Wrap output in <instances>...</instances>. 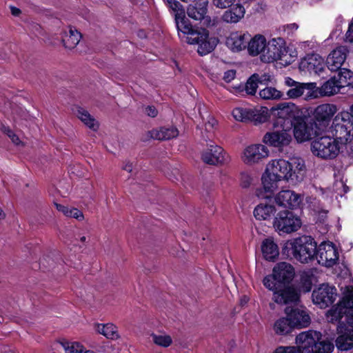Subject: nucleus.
<instances>
[{
  "label": "nucleus",
  "mask_w": 353,
  "mask_h": 353,
  "mask_svg": "<svg viewBox=\"0 0 353 353\" xmlns=\"http://www.w3.org/2000/svg\"><path fill=\"white\" fill-rule=\"evenodd\" d=\"M272 112L290 123L289 128H293L294 137L298 143H303L321 134L314 127L306 108H300L292 102H282L274 107Z\"/></svg>",
  "instance_id": "obj_1"
},
{
  "label": "nucleus",
  "mask_w": 353,
  "mask_h": 353,
  "mask_svg": "<svg viewBox=\"0 0 353 353\" xmlns=\"http://www.w3.org/2000/svg\"><path fill=\"white\" fill-rule=\"evenodd\" d=\"M283 259H294L301 263L318 259L317 243L310 235H302L284 242L281 247Z\"/></svg>",
  "instance_id": "obj_2"
},
{
  "label": "nucleus",
  "mask_w": 353,
  "mask_h": 353,
  "mask_svg": "<svg viewBox=\"0 0 353 353\" xmlns=\"http://www.w3.org/2000/svg\"><path fill=\"white\" fill-rule=\"evenodd\" d=\"M268 165L271 168L273 174H276L281 180L296 183L303 180L306 168L305 161L299 157L291 158L289 161L282 159L273 160Z\"/></svg>",
  "instance_id": "obj_3"
},
{
  "label": "nucleus",
  "mask_w": 353,
  "mask_h": 353,
  "mask_svg": "<svg viewBox=\"0 0 353 353\" xmlns=\"http://www.w3.org/2000/svg\"><path fill=\"white\" fill-rule=\"evenodd\" d=\"M327 316L330 323L337 322L340 325L344 322L346 326L353 329V287L347 285L343 292V297L339 303L332 306L327 312Z\"/></svg>",
  "instance_id": "obj_4"
},
{
  "label": "nucleus",
  "mask_w": 353,
  "mask_h": 353,
  "mask_svg": "<svg viewBox=\"0 0 353 353\" xmlns=\"http://www.w3.org/2000/svg\"><path fill=\"white\" fill-rule=\"evenodd\" d=\"M190 30L183 33L186 34V42L189 44H198L197 52L204 56L212 52L216 47L219 39L216 37H210L209 30L202 27L192 25Z\"/></svg>",
  "instance_id": "obj_5"
},
{
  "label": "nucleus",
  "mask_w": 353,
  "mask_h": 353,
  "mask_svg": "<svg viewBox=\"0 0 353 353\" xmlns=\"http://www.w3.org/2000/svg\"><path fill=\"white\" fill-rule=\"evenodd\" d=\"M320 332L309 330L296 336V343L301 344L303 353H332L334 345L329 341H321Z\"/></svg>",
  "instance_id": "obj_6"
},
{
  "label": "nucleus",
  "mask_w": 353,
  "mask_h": 353,
  "mask_svg": "<svg viewBox=\"0 0 353 353\" xmlns=\"http://www.w3.org/2000/svg\"><path fill=\"white\" fill-rule=\"evenodd\" d=\"M294 276V267L288 263L281 262L274 267L272 274L264 277L263 283L268 289L276 290L291 284Z\"/></svg>",
  "instance_id": "obj_7"
},
{
  "label": "nucleus",
  "mask_w": 353,
  "mask_h": 353,
  "mask_svg": "<svg viewBox=\"0 0 353 353\" xmlns=\"http://www.w3.org/2000/svg\"><path fill=\"white\" fill-rule=\"evenodd\" d=\"M334 136L341 144L353 139V103L348 110L338 113L332 121Z\"/></svg>",
  "instance_id": "obj_8"
},
{
  "label": "nucleus",
  "mask_w": 353,
  "mask_h": 353,
  "mask_svg": "<svg viewBox=\"0 0 353 353\" xmlns=\"http://www.w3.org/2000/svg\"><path fill=\"white\" fill-rule=\"evenodd\" d=\"M273 228L280 235L288 234L299 230L302 221L292 210L284 209L277 212L273 219Z\"/></svg>",
  "instance_id": "obj_9"
},
{
  "label": "nucleus",
  "mask_w": 353,
  "mask_h": 353,
  "mask_svg": "<svg viewBox=\"0 0 353 353\" xmlns=\"http://www.w3.org/2000/svg\"><path fill=\"white\" fill-rule=\"evenodd\" d=\"M310 117L315 128L320 134L325 131L329 126L334 115L336 113V105L330 103H324L318 105L315 108H306Z\"/></svg>",
  "instance_id": "obj_10"
},
{
  "label": "nucleus",
  "mask_w": 353,
  "mask_h": 353,
  "mask_svg": "<svg viewBox=\"0 0 353 353\" xmlns=\"http://www.w3.org/2000/svg\"><path fill=\"white\" fill-rule=\"evenodd\" d=\"M311 143V151L314 155L323 159H335L340 151L338 139L323 136L315 137Z\"/></svg>",
  "instance_id": "obj_11"
},
{
  "label": "nucleus",
  "mask_w": 353,
  "mask_h": 353,
  "mask_svg": "<svg viewBox=\"0 0 353 353\" xmlns=\"http://www.w3.org/2000/svg\"><path fill=\"white\" fill-rule=\"evenodd\" d=\"M285 123H287V121L284 119L274 121L273 123L274 128L278 127L280 125L281 129L267 132L263 138V141L270 146L279 148V149L290 145L292 140L290 133L291 128H285Z\"/></svg>",
  "instance_id": "obj_12"
},
{
  "label": "nucleus",
  "mask_w": 353,
  "mask_h": 353,
  "mask_svg": "<svg viewBox=\"0 0 353 353\" xmlns=\"http://www.w3.org/2000/svg\"><path fill=\"white\" fill-rule=\"evenodd\" d=\"M285 314L288 317L290 323L295 329L307 327L311 323V318L307 310L303 307L297 305H288L285 308Z\"/></svg>",
  "instance_id": "obj_13"
},
{
  "label": "nucleus",
  "mask_w": 353,
  "mask_h": 353,
  "mask_svg": "<svg viewBox=\"0 0 353 353\" xmlns=\"http://www.w3.org/2000/svg\"><path fill=\"white\" fill-rule=\"evenodd\" d=\"M313 302L321 308H325L334 302L337 296V290L334 286L323 283L312 292Z\"/></svg>",
  "instance_id": "obj_14"
},
{
  "label": "nucleus",
  "mask_w": 353,
  "mask_h": 353,
  "mask_svg": "<svg viewBox=\"0 0 353 353\" xmlns=\"http://www.w3.org/2000/svg\"><path fill=\"white\" fill-rule=\"evenodd\" d=\"M274 292V301L279 304L296 303L300 301V294L294 284H289L271 290Z\"/></svg>",
  "instance_id": "obj_15"
},
{
  "label": "nucleus",
  "mask_w": 353,
  "mask_h": 353,
  "mask_svg": "<svg viewBox=\"0 0 353 353\" xmlns=\"http://www.w3.org/2000/svg\"><path fill=\"white\" fill-rule=\"evenodd\" d=\"M266 54H263L264 59L267 62H273L282 60L283 56L286 55L288 50L285 47V41L281 38L272 39L265 45Z\"/></svg>",
  "instance_id": "obj_16"
},
{
  "label": "nucleus",
  "mask_w": 353,
  "mask_h": 353,
  "mask_svg": "<svg viewBox=\"0 0 353 353\" xmlns=\"http://www.w3.org/2000/svg\"><path fill=\"white\" fill-rule=\"evenodd\" d=\"M208 0H193L186 8L188 16L196 21H204V23L210 26L211 19L207 16L208 10Z\"/></svg>",
  "instance_id": "obj_17"
},
{
  "label": "nucleus",
  "mask_w": 353,
  "mask_h": 353,
  "mask_svg": "<svg viewBox=\"0 0 353 353\" xmlns=\"http://www.w3.org/2000/svg\"><path fill=\"white\" fill-rule=\"evenodd\" d=\"M339 254L333 243H321L318 247V262L325 263L326 267H332L339 261Z\"/></svg>",
  "instance_id": "obj_18"
},
{
  "label": "nucleus",
  "mask_w": 353,
  "mask_h": 353,
  "mask_svg": "<svg viewBox=\"0 0 353 353\" xmlns=\"http://www.w3.org/2000/svg\"><path fill=\"white\" fill-rule=\"evenodd\" d=\"M168 7L174 12V21L177 30L182 33L185 30H190L192 25L186 17V10L183 5L176 0H166Z\"/></svg>",
  "instance_id": "obj_19"
},
{
  "label": "nucleus",
  "mask_w": 353,
  "mask_h": 353,
  "mask_svg": "<svg viewBox=\"0 0 353 353\" xmlns=\"http://www.w3.org/2000/svg\"><path fill=\"white\" fill-rule=\"evenodd\" d=\"M224 150L217 145H210L201 154V159L209 165H219L227 162L228 157H225Z\"/></svg>",
  "instance_id": "obj_20"
},
{
  "label": "nucleus",
  "mask_w": 353,
  "mask_h": 353,
  "mask_svg": "<svg viewBox=\"0 0 353 353\" xmlns=\"http://www.w3.org/2000/svg\"><path fill=\"white\" fill-rule=\"evenodd\" d=\"M326 65L324 59L316 53L307 54L302 58L299 63L301 70H307L310 72H314L316 74L323 71Z\"/></svg>",
  "instance_id": "obj_21"
},
{
  "label": "nucleus",
  "mask_w": 353,
  "mask_h": 353,
  "mask_svg": "<svg viewBox=\"0 0 353 353\" xmlns=\"http://www.w3.org/2000/svg\"><path fill=\"white\" fill-rule=\"evenodd\" d=\"M337 333L339 334L335 343L339 350L347 351L353 347V329L348 328L344 322L337 325Z\"/></svg>",
  "instance_id": "obj_22"
},
{
  "label": "nucleus",
  "mask_w": 353,
  "mask_h": 353,
  "mask_svg": "<svg viewBox=\"0 0 353 353\" xmlns=\"http://www.w3.org/2000/svg\"><path fill=\"white\" fill-rule=\"evenodd\" d=\"M279 206H283L288 210L296 209L301 203V196L292 190H282L274 198Z\"/></svg>",
  "instance_id": "obj_23"
},
{
  "label": "nucleus",
  "mask_w": 353,
  "mask_h": 353,
  "mask_svg": "<svg viewBox=\"0 0 353 353\" xmlns=\"http://www.w3.org/2000/svg\"><path fill=\"white\" fill-rule=\"evenodd\" d=\"M349 50L346 46H339L327 56L326 65L331 71H337L344 63Z\"/></svg>",
  "instance_id": "obj_24"
},
{
  "label": "nucleus",
  "mask_w": 353,
  "mask_h": 353,
  "mask_svg": "<svg viewBox=\"0 0 353 353\" xmlns=\"http://www.w3.org/2000/svg\"><path fill=\"white\" fill-rule=\"evenodd\" d=\"M269 150L266 146L257 144L248 147L245 152V162L247 163H256L261 159L268 156Z\"/></svg>",
  "instance_id": "obj_25"
},
{
  "label": "nucleus",
  "mask_w": 353,
  "mask_h": 353,
  "mask_svg": "<svg viewBox=\"0 0 353 353\" xmlns=\"http://www.w3.org/2000/svg\"><path fill=\"white\" fill-rule=\"evenodd\" d=\"M271 168L267 165L266 168L261 176V182L265 192L272 194L275 189L278 188L277 183L281 181L276 174H273ZM265 199H271V195L264 196Z\"/></svg>",
  "instance_id": "obj_26"
},
{
  "label": "nucleus",
  "mask_w": 353,
  "mask_h": 353,
  "mask_svg": "<svg viewBox=\"0 0 353 353\" xmlns=\"http://www.w3.org/2000/svg\"><path fill=\"white\" fill-rule=\"evenodd\" d=\"M222 15V20L226 23H236L245 15V9L240 3L232 6Z\"/></svg>",
  "instance_id": "obj_27"
},
{
  "label": "nucleus",
  "mask_w": 353,
  "mask_h": 353,
  "mask_svg": "<svg viewBox=\"0 0 353 353\" xmlns=\"http://www.w3.org/2000/svg\"><path fill=\"white\" fill-rule=\"evenodd\" d=\"M261 251L264 259L274 261L278 259L279 250L278 245L271 239H265L261 243Z\"/></svg>",
  "instance_id": "obj_28"
},
{
  "label": "nucleus",
  "mask_w": 353,
  "mask_h": 353,
  "mask_svg": "<svg viewBox=\"0 0 353 353\" xmlns=\"http://www.w3.org/2000/svg\"><path fill=\"white\" fill-rule=\"evenodd\" d=\"M81 34L75 28L69 27L68 31L62 32L61 41L65 48L73 49L80 41Z\"/></svg>",
  "instance_id": "obj_29"
},
{
  "label": "nucleus",
  "mask_w": 353,
  "mask_h": 353,
  "mask_svg": "<svg viewBox=\"0 0 353 353\" xmlns=\"http://www.w3.org/2000/svg\"><path fill=\"white\" fill-rule=\"evenodd\" d=\"M276 208L273 204L260 203L257 205L253 212L257 220H270L275 216Z\"/></svg>",
  "instance_id": "obj_30"
},
{
  "label": "nucleus",
  "mask_w": 353,
  "mask_h": 353,
  "mask_svg": "<svg viewBox=\"0 0 353 353\" xmlns=\"http://www.w3.org/2000/svg\"><path fill=\"white\" fill-rule=\"evenodd\" d=\"M266 39L264 36H254L248 43V50L250 55L256 56L265 51Z\"/></svg>",
  "instance_id": "obj_31"
},
{
  "label": "nucleus",
  "mask_w": 353,
  "mask_h": 353,
  "mask_svg": "<svg viewBox=\"0 0 353 353\" xmlns=\"http://www.w3.org/2000/svg\"><path fill=\"white\" fill-rule=\"evenodd\" d=\"M151 137L158 140H168L175 138L179 134V131L176 128L171 126L161 127L159 130H152L150 132Z\"/></svg>",
  "instance_id": "obj_32"
},
{
  "label": "nucleus",
  "mask_w": 353,
  "mask_h": 353,
  "mask_svg": "<svg viewBox=\"0 0 353 353\" xmlns=\"http://www.w3.org/2000/svg\"><path fill=\"white\" fill-rule=\"evenodd\" d=\"M272 107L270 110L267 107L262 106L259 110L253 109V112H254V122L255 124L256 123H262L268 120V119H270L272 117V120L275 121H279L281 119L276 115H274L272 112V109L274 107Z\"/></svg>",
  "instance_id": "obj_33"
},
{
  "label": "nucleus",
  "mask_w": 353,
  "mask_h": 353,
  "mask_svg": "<svg viewBox=\"0 0 353 353\" xmlns=\"http://www.w3.org/2000/svg\"><path fill=\"white\" fill-rule=\"evenodd\" d=\"M260 79V75L254 73L248 78L245 85H240L237 89L239 92L245 90L248 94L254 95L259 84L261 83Z\"/></svg>",
  "instance_id": "obj_34"
},
{
  "label": "nucleus",
  "mask_w": 353,
  "mask_h": 353,
  "mask_svg": "<svg viewBox=\"0 0 353 353\" xmlns=\"http://www.w3.org/2000/svg\"><path fill=\"white\" fill-rule=\"evenodd\" d=\"M254 113L253 109L244 108H235L232 112L235 120L243 123L254 122Z\"/></svg>",
  "instance_id": "obj_35"
},
{
  "label": "nucleus",
  "mask_w": 353,
  "mask_h": 353,
  "mask_svg": "<svg viewBox=\"0 0 353 353\" xmlns=\"http://www.w3.org/2000/svg\"><path fill=\"white\" fill-rule=\"evenodd\" d=\"M343 86L336 76L331 77L329 80L325 81L321 88L319 87V90L321 91L322 97L330 96L336 92V90Z\"/></svg>",
  "instance_id": "obj_36"
},
{
  "label": "nucleus",
  "mask_w": 353,
  "mask_h": 353,
  "mask_svg": "<svg viewBox=\"0 0 353 353\" xmlns=\"http://www.w3.org/2000/svg\"><path fill=\"white\" fill-rule=\"evenodd\" d=\"M77 115L78 118L90 129L97 131L99 128V124L95 119L90 114L81 107L77 108Z\"/></svg>",
  "instance_id": "obj_37"
},
{
  "label": "nucleus",
  "mask_w": 353,
  "mask_h": 353,
  "mask_svg": "<svg viewBox=\"0 0 353 353\" xmlns=\"http://www.w3.org/2000/svg\"><path fill=\"white\" fill-rule=\"evenodd\" d=\"M275 332L279 335H287L292 332L295 327L290 323L288 317H281L276 321L274 325Z\"/></svg>",
  "instance_id": "obj_38"
},
{
  "label": "nucleus",
  "mask_w": 353,
  "mask_h": 353,
  "mask_svg": "<svg viewBox=\"0 0 353 353\" xmlns=\"http://www.w3.org/2000/svg\"><path fill=\"white\" fill-rule=\"evenodd\" d=\"M314 276L312 274L304 272L301 274L300 281L296 288L299 294L301 292L307 293L311 291L313 285L312 280Z\"/></svg>",
  "instance_id": "obj_39"
},
{
  "label": "nucleus",
  "mask_w": 353,
  "mask_h": 353,
  "mask_svg": "<svg viewBox=\"0 0 353 353\" xmlns=\"http://www.w3.org/2000/svg\"><path fill=\"white\" fill-rule=\"evenodd\" d=\"M97 331L98 333L105 336L107 339H113L118 336L116 327L112 323L97 324Z\"/></svg>",
  "instance_id": "obj_40"
},
{
  "label": "nucleus",
  "mask_w": 353,
  "mask_h": 353,
  "mask_svg": "<svg viewBox=\"0 0 353 353\" xmlns=\"http://www.w3.org/2000/svg\"><path fill=\"white\" fill-rule=\"evenodd\" d=\"M57 209L63 213L66 216L74 218L77 220H82L83 219V212L77 208H69L67 206L61 204L55 203Z\"/></svg>",
  "instance_id": "obj_41"
},
{
  "label": "nucleus",
  "mask_w": 353,
  "mask_h": 353,
  "mask_svg": "<svg viewBox=\"0 0 353 353\" xmlns=\"http://www.w3.org/2000/svg\"><path fill=\"white\" fill-rule=\"evenodd\" d=\"M259 96L263 99H280L283 97L282 92L273 87H266L259 92Z\"/></svg>",
  "instance_id": "obj_42"
},
{
  "label": "nucleus",
  "mask_w": 353,
  "mask_h": 353,
  "mask_svg": "<svg viewBox=\"0 0 353 353\" xmlns=\"http://www.w3.org/2000/svg\"><path fill=\"white\" fill-rule=\"evenodd\" d=\"M312 86L311 84H303V83H298L297 85L289 89L286 94L289 99H296L304 94V89L310 88Z\"/></svg>",
  "instance_id": "obj_43"
},
{
  "label": "nucleus",
  "mask_w": 353,
  "mask_h": 353,
  "mask_svg": "<svg viewBox=\"0 0 353 353\" xmlns=\"http://www.w3.org/2000/svg\"><path fill=\"white\" fill-rule=\"evenodd\" d=\"M241 39L239 37V34H232L230 37L227 38L226 45L232 50L240 51L245 48V46H243Z\"/></svg>",
  "instance_id": "obj_44"
},
{
  "label": "nucleus",
  "mask_w": 353,
  "mask_h": 353,
  "mask_svg": "<svg viewBox=\"0 0 353 353\" xmlns=\"http://www.w3.org/2000/svg\"><path fill=\"white\" fill-rule=\"evenodd\" d=\"M339 72L336 78L339 81V83H345L347 85H350L353 83V72L346 69L341 68L339 69Z\"/></svg>",
  "instance_id": "obj_45"
},
{
  "label": "nucleus",
  "mask_w": 353,
  "mask_h": 353,
  "mask_svg": "<svg viewBox=\"0 0 353 353\" xmlns=\"http://www.w3.org/2000/svg\"><path fill=\"white\" fill-rule=\"evenodd\" d=\"M303 84H311L312 86L310 88L304 89V94L305 100H310L322 97L321 91L319 90V87L316 86V83H303Z\"/></svg>",
  "instance_id": "obj_46"
},
{
  "label": "nucleus",
  "mask_w": 353,
  "mask_h": 353,
  "mask_svg": "<svg viewBox=\"0 0 353 353\" xmlns=\"http://www.w3.org/2000/svg\"><path fill=\"white\" fill-rule=\"evenodd\" d=\"M152 336L155 344L164 347L170 346L172 343V339L169 335L162 336L152 334Z\"/></svg>",
  "instance_id": "obj_47"
},
{
  "label": "nucleus",
  "mask_w": 353,
  "mask_h": 353,
  "mask_svg": "<svg viewBox=\"0 0 353 353\" xmlns=\"http://www.w3.org/2000/svg\"><path fill=\"white\" fill-rule=\"evenodd\" d=\"M296 345V346H279L272 353H303L301 344Z\"/></svg>",
  "instance_id": "obj_48"
},
{
  "label": "nucleus",
  "mask_w": 353,
  "mask_h": 353,
  "mask_svg": "<svg viewBox=\"0 0 353 353\" xmlns=\"http://www.w3.org/2000/svg\"><path fill=\"white\" fill-rule=\"evenodd\" d=\"M236 0H212V3L218 8L225 9L233 6Z\"/></svg>",
  "instance_id": "obj_49"
},
{
  "label": "nucleus",
  "mask_w": 353,
  "mask_h": 353,
  "mask_svg": "<svg viewBox=\"0 0 353 353\" xmlns=\"http://www.w3.org/2000/svg\"><path fill=\"white\" fill-rule=\"evenodd\" d=\"M252 181V179L248 173L242 172L241 174V186L243 188H248L250 185Z\"/></svg>",
  "instance_id": "obj_50"
},
{
  "label": "nucleus",
  "mask_w": 353,
  "mask_h": 353,
  "mask_svg": "<svg viewBox=\"0 0 353 353\" xmlns=\"http://www.w3.org/2000/svg\"><path fill=\"white\" fill-rule=\"evenodd\" d=\"M66 353H83V346L79 343H71L69 346V351Z\"/></svg>",
  "instance_id": "obj_51"
},
{
  "label": "nucleus",
  "mask_w": 353,
  "mask_h": 353,
  "mask_svg": "<svg viewBox=\"0 0 353 353\" xmlns=\"http://www.w3.org/2000/svg\"><path fill=\"white\" fill-rule=\"evenodd\" d=\"M235 76H236V70H228L224 72L223 79L225 82L229 83L235 78Z\"/></svg>",
  "instance_id": "obj_52"
},
{
  "label": "nucleus",
  "mask_w": 353,
  "mask_h": 353,
  "mask_svg": "<svg viewBox=\"0 0 353 353\" xmlns=\"http://www.w3.org/2000/svg\"><path fill=\"white\" fill-rule=\"evenodd\" d=\"M145 113L150 117H156L158 114V110L154 105H148L145 108Z\"/></svg>",
  "instance_id": "obj_53"
},
{
  "label": "nucleus",
  "mask_w": 353,
  "mask_h": 353,
  "mask_svg": "<svg viewBox=\"0 0 353 353\" xmlns=\"http://www.w3.org/2000/svg\"><path fill=\"white\" fill-rule=\"evenodd\" d=\"M345 41L353 43V21L349 25L348 30L345 34Z\"/></svg>",
  "instance_id": "obj_54"
},
{
  "label": "nucleus",
  "mask_w": 353,
  "mask_h": 353,
  "mask_svg": "<svg viewBox=\"0 0 353 353\" xmlns=\"http://www.w3.org/2000/svg\"><path fill=\"white\" fill-rule=\"evenodd\" d=\"M285 83L287 85L292 88L300 83V82L296 81L290 77H286L285 80Z\"/></svg>",
  "instance_id": "obj_55"
},
{
  "label": "nucleus",
  "mask_w": 353,
  "mask_h": 353,
  "mask_svg": "<svg viewBox=\"0 0 353 353\" xmlns=\"http://www.w3.org/2000/svg\"><path fill=\"white\" fill-rule=\"evenodd\" d=\"M1 130L4 134L8 135L10 138L14 133L8 126L2 125Z\"/></svg>",
  "instance_id": "obj_56"
},
{
  "label": "nucleus",
  "mask_w": 353,
  "mask_h": 353,
  "mask_svg": "<svg viewBox=\"0 0 353 353\" xmlns=\"http://www.w3.org/2000/svg\"><path fill=\"white\" fill-rule=\"evenodd\" d=\"M10 10H11L12 14L15 17H18L21 13V10L14 6H10Z\"/></svg>",
  "instance_id": "obj_57"
},
{
  "label": "nucleus",
  "mask_w": 353,
  "mask_h": 353,
  "mask_svg": "<svg viewBox=\"0 0 353 353\" xmlns=\"http://www.w3.org/2000/svg\"><path fill=\"white\" fill-rule=\"evenodd\" d=\"M60 343L63 346V347L64 348L65 352L69 351V346L71 344V343H70L68 341L63 340V341H60Z\"/></svg>",
  "instance_id": "obj_58"
},
{
  "label": "nucleus",
  "mask_w": 353,
  "mask_h": 353,
  "mask_svg": "<svg viewBox=\"0 0 353 353\" xmlns=\"http://www.w3.org/2000/svg\"><path fill=\"white\" fill-rule=\"evenodd\" d=\"M239 37H241V43H243V46H245V48L248 47V43L249 41H248V36H246L245 34H240L239 35Z\"/></svg>",
  "instance_id": "obj_59"
},
{
  "label": "nucleus",
  "mask_w": 353,
  "mask_h": 353,
  "mask_svg": "<svg viewBox=\"0 0 353 353\" xmlns=\"http://www.w3.org/2000/svg\"><path fill=\"white\" fill-rule=\"evenodd\" d=\"M327 211H321L319 212V220L321 222H323L325 219L327 218Z\"/></svg>",
  "instance_id": "obj_60"
},
{
  "label": "nucleus",
  "mask_w": 353,
  "mask_h": 353,
  "mask_svg": "<svg viewBox=\"0 0 353 353\" xmlns=\"http://www.w3.org/2000/svg\"><path fill=\"white\" fill-rule=\"evenodd\" d=\"M249 300H250V299L248 296H246V295L243 296L240 299V305L241 306H244L245 304L248 303Z\"/></svg>",
  "instance_id": "obj_61"
},
{
  "label": "nucleus",
  "mask_w": 353,
  "mask_h": 353,
  "mask_svg": "<svg viewBox=\"0 0 353 353\" xmlns=\"http://www.w3.org/2000/svg\"><path fill=\"white\" fill-rule=\"evenodd\" d=\"M260 78H261L260 80H261V84H263V83L265 84L266 82L270 81V76L266 74H264L263 75L260 76Z\"/></svg>",
  "instance_id": "obj_62"
},
{
  "label": "nucleus",
  "mask_w": 353,
  "mask_h": 353,
  "mask_svg": "<svg viewBox=\"0 0 353 353\" xmlns=\"http://www.w3.org/2000/svg\"><path fill=\"white\" fill-rule=\"evenodd\" d=\"M10 139L16 145H19V143L21 142L18 136L16 135L14 133L11 136Z\"/></svg>",
  "instance_id": "obj_63"
},
{
  "label": "nucleus",
  "mask_w": 353,
  "mask_h": 353,
  "mask_svg": "<svg viewBox=\"0 0 353 353\" xmlns=\"http://www.w3.org/2000/svg\"><path fill=\"white\" fill-rule=\"evenodd\" d=\"M123 169L130 172L132 170V164L128 162L123 167Z\"/></svg>",
  "instance_id": "obj_64"
}]
</instances>
